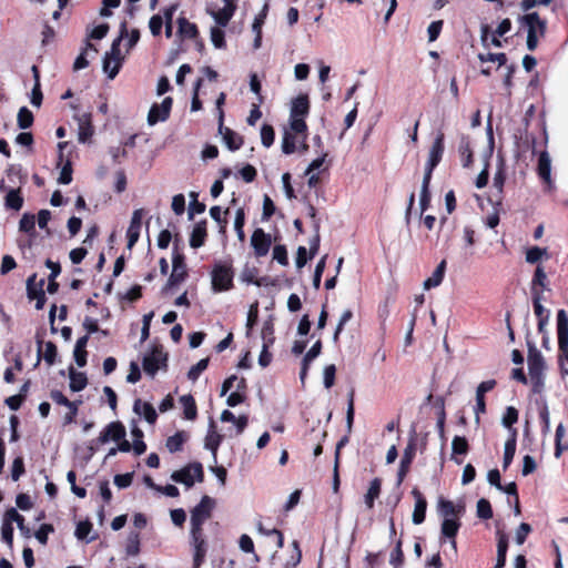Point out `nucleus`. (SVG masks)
I'll list each match as a JSON object with an SVG mask.
<instances>
[{"instance_id":"nucleus-1","label":"nucleus","mask_w":568,"mask_h":568,"mask_svg":"<svg viewBox=\"0 0 568 568\" xmlns=\"http://www.w3.org/2000/svg\"><path fill=\"white\" fill-rule=\"evenodd\" d=\"M528 374L529 382L532 387V392L536 394H540L545 388V371L546 363L541 353L537 349V347L530 343H528Z\"/></svg>"},{"instance_id":"nucleus-2","label":"nucleus","mask_w":568,"mask_h":568,"mask_svg":"<svg viewBox=\"0 0 568 568\" xmlns=\"http://www.w3.org/2000/svg\"><path fill=\"white\" fill-rule=\"evenodd\" d=\"M519 22L527 27V49L534 51L539 38L545 36L546 21L537 12L527 13L519 18Z\"/></svg>"},{"instance_id":"nucleus-3","label":"nucleus","mask_w":568,"mask_h":568,"mask_svg":"<svg viewBox=\"0 0 568 568\" xmlns=\"http://www.w3.org/2000/svg\"><path fill=\"white\" fill-rule=\"evenodd\" d=\"M307 125L304 118H290V128L284 130L282 139V151L292 154L296 151L295 134H306Z\"/></svg>"},{"instance_id":"nucleus-4","label":"nucleus","mask_w":568,"mask_h":568,"mask_svg":"<svg viewBox=\"0 0 568 568\" xmlns=\"http://www.w3.org/2000/svg\"><path fill=\"white\" fill-rule=\"evenodd\" d=\"M214 500L203 496L200 504L191 511V535L202 534V525L210 517Z\"/></svg>"},{"instance_id":"nucleus-5","label":"nucleus","mask_w":568,"mask_h":568,"mask_svg":"<svg viewBox=\"0 0 568 568\" xmlns=\"http://www.w3.org/2000/svg\"><path fill=\"white\" fill-rule=\"evenodd\" d=\"M211 282L214 292L231 290L233 286V272L231 266L222 263L215 264L211 273Z\"/></svg>"},{"instance_id":"nucleus-6","label":"nucleus","mask_w":568,"mask_h":568,"mask_svg":"<svg viewBox=\"0 0 568 568\" xmlns=\"http://www.w3.org/2000/svg\"><path fill=\"white\" fill-rule=\"evenodd\" d=\"M171 479L190 488L194 485L195 481L201 483L203 480L202 465L200 463L189 464L182 469L173 471Z\"/></svg>"},{"instance_id":"nucleus-7","label":"nucleus","mask_w":568,"mask_h":568,"mask_svg":"<svg viewBox=\"0 0 568 568\" xmlns=\"http://www.w3.org/2000/svg\"><path fill=\"white\" fill-rule=\"evenodd\" d=\"M206 11L220 27H225L234 14L235 4L233 0H220L210 3Z\"/></svg>"},{"instance_id":"nucleus-8","label":"nucleus","mask_w":568,"mask_h":568,"mask_svg":"<svg viewBox=\"0 0 568 568\" xmlns=\"http://www.w3.org/2000/svg\"><path fill=\"white\" fill-rule=\"evenodd\" d=\"M166 353L162 348L154 347L143 357V369L150 376H154L159 369L166 365Z\"/></svg>"},{"instance_id":"nucleus-9","label":"nucleus","mask_w":568,"mask_h":568,"mask_svg":"<svg viewBox=\"0 0 568 568\" xmlns=\"http://www.w3.org/2000/svg\"><path fill=\"white\" fill-rule=\"evenodd\" d=\"M125 36H126V23L123 22L120 26L119 37L113 40L110 50L105 52L106 54L114 58V60H115V64H113V68H112L111 79H114L115 75L119 73L122 62L125 59V53H122L121 49H120V43H121L122 39L125 38Z\"/></svg>"},{"instance_id":"nucleus-10","label":"nucleus","mask_w":568,"mask_h":568,"mask_svg":"<svg viewBox=\"0 0 568 568\" xmlns=\"http://www.w3.org/2000/svg\"><path fill=\"white\" fill-rule=\"evenodd\" d=\"M557 328L560 357L568 363V317L562 310L557 315Z\"/></svg>"},{"instance_id":"nucleus-11","label":"nucleus","mask_w":568,"mask_h":568,"mask_svg":"<svg viewBox=\"0 0 568 568\" xmlns=\"http://www.w3.org/2000/svg\"><path fill=\"white\" fill-rule=\"evenodd\" d=\"M172 108V99L166 97L160 104H153L148 114V123L149 125H154L158 122L165 121Z\"/></svg>"},{"instance_id":"nucleus-12","label":"nucleus","mask_w":568,"mask_h":568,"mask_svg":"<svg viewBox=\"0 0 568 568\" xmlns=\"http://www.w3.org/2000/svg\"><path fill=\"white\" fill-rule=\"evenodd\" d=\"M78 124V140L80 143H85L93 135V126L91 123V113L82 111L74 115Z\"/></svg>"},{"instance_id":"nucleus-13","label":"nucleus","mask_w":568,"mask_h":568,"mask_svg":"<svg viewBox=\"0 0 568 568\" xmlns=\"http://www.w3.org/2000/svg\"><path fill=\"white\" fill-rule=\"evenodd\" d=\"M144 215L143 209H136L133 211L130 225L126 231L128 236V248L131 250L140 237V232L142 227V219Z\"/></svg>"},{"instance_id":"nucleus-14","label":"nucleus","mask_w":568,"mask_h":568,"mask_svg":"<svg viewBox=\"0 0 568 568\" xmlns=\"http://www.w3.org/2000/svg\"><path fill=\"white\" fill-rule=\"evenodd\" d=\"M186 277V268L181 255H176L173 257V271L166 285L164 286V291H168L173 285L182 283Z\"/></svg>"},{"instance_id":"nucleus-15","label":"nucleus","mask_w":568,"mask_h":568,"mask_svg":"<svg viewBox=\"0 0 568 568\" xmlns=\"http://www.w3.org/2000/svg\"><path fill=\"white\" fill-rule=\"evenodd\" d=\"M251 244L256 255L264 256L268 252L271 239L262 229H256L252 234Z\"/></svg>"},{"instance_id":"nucleus-16","label":"nucleus","mask_w":568,"mask_h":568,"mask_svg":"<svg viewBox=\"0 0 568 568\" xmlns=\"http://www.w3.org/2000/svg\"><path fill=\"white\" fill-rule=\"evenodd\" d=\"M125 436V428L120 422L110 423L100 434L99 442L105 444L109 440H121Z\"/></svg>"},{"instance_id":"nucleus-17","label":"nucleus","mask_w":568,"mask_h":568,"mask_svg":"<svg viewBox=\"0 0 568 568\" xmlns=\"http://www.w3.org/2000/svg\"><path fill=\"white\" fill-rule=\"evenodd\" d=\"M495 381H485L481 382L476 389V406H475V415L476 420L479 419V414L485 412V393L491 390L495 387Z\"/></svg>"},{"instance_id":"nucleus-18","label":"nucleus","mask_w":568,"mask_h":568,"mask_svg":"<svg viewBox=\"0 0 568 568\" xmlns=\"http://www.w3.org/2000/svg\"><path fill=\"white\" fill-rule=\"evenodd\" d=\"M412 494L415 498L412 520L415 525H420L425 520L427 501L417 489H413Z\"/></svg>"},{"instance_id":"nucleus-19","label":"nucleus","mask_w":568,"mask_h":568,"mask_svg":"<svg viewBox=\"0 0 568 568\" xmlns=\"http://www.w3.org/2000/svg\"><path fill=\"white\" fill-rule=\"evenodd\" d=\"M444 153V135L440 133L435 139L428 154V161L426 166L429 169H435V166L439 163L442 155Z\"/></svg>"},{"instance_id":"nucleus-20","label":"nucleus","mask_w":568,"mask_h":568,"mask_svg":"<svg viewBox=\"0 0 568 568\" xmlns=\"http://www.w3.org/2000/svg\"><path fill=\"white\" fill-rule=\"evenodd\" d=\"M538 174L544 180L545 183L550 187L552 184L551 181V160L548 152L544 151L539 155L538 160Z\"/></svg>"},{"instance_id":"nucleus-21","label":"nucleus","mask_w":568,"mask_h":568,"mask_svg":"<svg viewBox=\"0 0 568 568\" xmlns=\"http://www.w3.org/2000/svg\"><path fill=\"white\" fill-rule=\"evenodd\" d=\"M194 546L193 568H200L205 556V540L202 534L191 535Z\"/></svg>"},{"instance_id":"nucleus-22","label":"nucleus","mask_w":568,"mask_h":568,"mask_svg":"<svg viewBox=\"0 0 568 568\" xmlns=\"http://www.w3.org/2000/svg\"><path fill=\"white\" fill-rule=\"evenodd\" d=\"M310 102L306 95H300L293 100L290 118H305L308 114Z\"/></svg>"},{"instance_id":"nucleus-23","label":"nucleus","mask_w":568,"mask_h":568,"mask_svg":"<svg viewBox=\"0 0 568 568\" xmlns=\"http://www.w3.org/2000/svg\"><path fill=\"white\" fill-rule=\"evenodd\" d=\"M133 410L145 418V420L150 424H153L156 419V412L154 407L149 404L144 403L141 399H136L133 405Z\"/></svg>"},{"instance_id":"nucleus-24","label":"nucleus","mask_w":568,"mask_h":568,"mask_svg":"<svg viewBox=\"0 0 568 568\" xmlns=\"http://www.w3.org/2000/svg\"><path fill=\"white\" fill-rule=\"evenodd\" d=\"M221 442H222V436L220 434H217V432L215 430L214 422L211 420L210 429L205 437L204 446L206 449L211 450L213 456L215 457L216 450H217Z\"/></svg>"},{"instance_id":"nucleus-25","label":"nucleus","mask_w":568,"mask_h":568,"mask_svg":"<svg viewBox=\"0 0 568 568\" xmlns=\"http://www.w3.org/2000/svg\"><path fill=\"white\" fill-rule=\"evenodd\" d=\"M445 270H446V261L443 260L438 265L437 267L435 268V271L433 272L432 276L428 277L425 282H424V288L425 290H429L432 287H436L438 286L443 278H444V274H445Z\"/></svg>"},{"instance_id":"nucleus-26","label":"nucleus","mask_w":568,"mask_h":568,"mask_svg":"<svg viewBox=\"0 0 568 568\" xmlns=\"http://www.w3.org/2000/svg\"><path fill=\"white\" fill-rule=\"evenodd\" d=\"M463 242L464 245L460 253L463 257H467L473 254V246L475 244V230L470 226H465L463 229Z\"/></svg>"},{"instance_id":"nucleus-27","label":"nucleus","mask_w":568,"mask_h":568,"mask_svg":"<svg viewBox=\"0 0 568 568\" xmlns=\"http://www.w3.org/2000/svg\"><path fill=\"white\" fill-rule=\"evenodd\" d=\"M187 438L189 435L185 432H178L168 438L165 446L170 453H176L182 449Z\"/></svg>"},{"instance_id":"nucleus-28","label":"nucleus","mask_w":568,"mask_h":568,"mask_svg":"<svg viewBox=\"0 0 568 568\" xmlns=\"http://www.w3.org/2000/svg\"><path fill=\"white\" fill-rule=\"evenodd\" d=\"M70 388L73 392H80L87 386V376L84 373L77 372L73 368L69 371Z\"/></svg>"},{"instance_id":"nucleus-29","label":"nucleus","mask_w":568,"mask_h":568,"mask_svg":"<svg viewBox=\"0 0 568 568\" xmlns=\"http://www.w3.org/2000/svg\"><path fill=\"white\" fill-rule=\"evenodd\" d=\"M180 403L183 407L184 417L186 419H194L196 417V405L191 395H183L180 397Z\"/></svg>"},{"instance_id":"nucleus-30","label":"nucleus","mask_w":568,"mask_h":568,"mask_svg":"<svg viewBox=\"0 0 568 568\" xmlns=\"http://www.w3.org/2000/svg\"><path fill=\"white\" fill-rule=\"evenodd\" d=\"M34 281H36L34 274L32 276H30L27 281L28 295H29V298L37 300L36 307L38 310H41L44 305L45 296L42 291L38 292V291L33 290L32 285L34 283Z\"/></svg>"},{"instance_id":"nucleus-31","label":"nucleus","mask_w":568,"mask_h":568,"mask_svg":"<svg viewBox=\"0 0 568 568\" xmlns=\"http://www.w3.org/2000/svg\"><path fill=\"white\" fill-rule=\"evenodd\" d=\"M179 34L182 38L193 39L197 36V28L185 18H179Z\"/></svg>"},{"instance_id":"nucleus-32","label":"nucleus","mask_w":568,"mask_h":568,"mask_svg":"<svg viewBox=\"0 0 568 568\" xmlns=\"http://www.w3.org/2000/svg\"><path fill=\"white\" fill-rule=\"evenodd\" d=\"M452 452H453V459L457 464H462V460H458L455 458V455H465L468 452V443L465 437L462 436H455L452 440Z\"/></svg>"},{"instance_id":"nucleus-33","label":"nucleus","mask_w":568,"mask_h":568,"mask_svg":"<svg viewBox=\"0 0 568 568\" xmlns=\"http://www.w3.org/2000/svg\"><path fill=\"white\" fill-rule=\"evenodd\" d=\"M4 518L10 523V525H12V523H17L21 534L29 536L30 530L24 526V518L14 508L9 509L6 513Z\"/></svg>"},{"instance_id":"nucleus-34","label":"nucleus","mask_w":568,"mask_h":568,"mask_svg":"<svg viewBox=\"0 0 568 568\" xmlns=\"http://www.w3.org/2000/svg\"><path fill=\"white\" fill-rule=\"evenodd\" d=\"M92 51L93 53H98V49L91 43V42H87L85 43V48L83 49V51L79 54V57L75 59L74 63H73V69L75 71L78 70H81V69H84L88 67L89 64V61L87 59V55L88 53Z\"/></svg>"},{"instance_id":"nucleus-35","label":"nucleus","mask_w":568,"mask_h":568,"mask_svg":"<svg viewBox=\"0 0 568 568\" xmlns=\"http://www.w3.org/2000/svg\"><path fill=\"white\" fill-rule=\"evenodd\" d=\"M381 493V480L375 478L371 481L369 488L365 495V504L368 508H372L374 500L379 496Z\"/></svg>"},{"instance_id":"nucleus-36","label":"nucleus","mask_w":568,"mask_h":568,"mask_svg":"<svg viewBox=\"0 0 568 568\" xmlns=\"http://www.w3.org/2000/svg\"><path fill=\"white\" fill-rule=\"evenodd\" d=\"M23 205V199L19 190H10L6 195V206L19 211Z\"/></svg>"},{"instance_id":"nucleus-37","label":"nucleus","mask_w":568,"mask_h":568,"mask_svg":"<svg viewBox=\"0 0 568 568\" xmlns=\"http://www.w3.org/2000/svg\"><path fill=\"white\" fill-rule=\"evenodd\" d=\"M205 236V227L200 224L195 225L191 234L190 245L194 248L202 246L204 244Z\"/></svg>"},{"instance_id":"nucleus-38","label":"nucleus","mask_w":568,"mask_h":568,"mask_svg":"<svg viewBox=\"0 0 568 568\" xmlns=\"http://www.w3.org/2000/svg\"><path fill=\"white\" fill-rule=\"evenodd\" d=\"M516 453V439L509 438L506 440L504 446V460H503V467L506 469L513 462V458Z\"/></svg>"},{"instance_id":"nucleus-39","label":"nucleus","mask_w":568,"mask_h":568,"mask_svg":"<svg viewBox=\"0 0 568 568\" xmlns=\"http://www.w3.org/2000/svg\"><path fill=\"white\" fill-rule=\"evenodd\" d=\"M17 122L20 129L30 128L33 123L32 112L27 106L20 108L17 115Z\"/></svg>"},{"instance_id":"nucleus-40","label":"nucleus","mask_w":568,"mask_h":568,"mask_svg":"<svg viewBox=\"0 0 568 568\" xmlns=\"http://www.w3.org/2000/svg\"><path fill=\"white\" fill-rule=\"evenodd\" d=\"M50 397L54 403L67 406L71 409L72 415H77L78 408L75 403L70 402L60 390H52Z\"/></svg>"},{"instance_id":"nucleus-41","label":"nucleus","mask_w":568,"mask_h":568,"mask_svg":"<svg viewBox=\"0 0 568 568\" xmlns=\"http://www.w3.org/2000/svg\"><path fill=\"white\" fill-rule=\"evenodd\" d=\"M459 528V524L455 518H447L443 520L442 534L448 538H454Z\"/></svg>"},{"instance_id":"nucleus-42","label":"nucleus","mask_w":568,"mask_h":568,"mask_svg":"<svg viewBox=\"0 0 568 568\" xmlns=\"http://www.w3.org/2000/svg\"><path fill=\"white\" fill-rule=\"evenodd\" d=\"M438 510H439L440 516L444 517V519L455 518L457 516L456 507L449 500L440 499L438 501Z\"/></svg>"},{"instance_id":"nucleus-43","label":"nucleus","mask_w":568,"mask_h":568,"mask_svg":"<svg viewBox=\"0 0 568 568\" xmlns=\"http://www.w3.org/2000/svg\"><path fill=\"white\" fill-rule=\"evenodd\" d=\"M478 59L481 63L493 62L497 63V67L500 68L506 63V54L505 53H480L478 54Z\"/></svg>"},{"instance_id":"nucleus-44","label":"nucleus","mask_w":568,"mask_h":568,"mask_svg":"<svg viewBox=\"0 0 568 568\" xmlns=\"http://www.w3.org/2000/svg\"><path fill=\"white\" fill-rule=\"evenodd\" d=\"M353 318V312L351 310H344L339 320H338V323H337V326H336V329L334 332V335H333V341L336 343L338 341V337H339V334L342 333L344 326Z\"/></svg>"},{"instance_id":"nucleus-45","label":"nucleus","mask_w":568,"mask_h":568,"mask_svg":"<svg viewBox=\"0 0 568 568\" xmlns=\"http://www.w3.org/2000/svg\"><path fill=\"white\" fill-rule=\"evenodd\" d=\"M415 453H416V442H415V438L412 437L409 439L406 448L404 449L400 463H403L404 465L410 466V464L414 459Z\"/></svg>"},{"instance_id":"nucleus-46","label":"nucleus","mask_w":568,"mask_h":568,"mask_svg":"<svg viewBox=\"0 0 568 568\" xmlns=\"http://www.w3.org/2000/svg\"><path fill=\"white\" fill-rule=\"evenodd\" d=\"M244 222H245L244 211H243V209H239L235 213L234 229L236 231V234H237V237L240 241H244V237H245V234L243 231Z\"/></svg>"},{"instance_id":"nucleus-47","label":"nucleus","mask_w":568,"mask_h":568,"mask_svg":"<svg viewBox=\"0 0 568 568\" xmlns=\"http://www.w3.org/2000/svg\"><path fill=\"white\" fill-rule=\"evenodd\" d=\"M477 516L483 519L493 517L491 506L487 499L481 498L477 501Z\"/></svg>"},{"instance_id":"nucleus-48","label":"nucleus","mask_w":568,"mask_h":568,"mask_svg":"<svg viewBox=\"0 0 568 568\" xmlns=\"http://www.w3.org/2000/svg\"><path fill=\"white\" fill-rule=\"evenodd\" d=\"M211 42L216 49L225 47L224 31L219 27L211 28Z\"/></svg>"},{"instance_id":"nucleus-49","label":"nucleus","mask_w":568,"mask_h":568,"mask_svg":"<svg viewBox=\"0 0 568 568\" xmlns=\"http://www.w3.org/2000/svg\"><path fill=\"white\" fill-rule=\"evenodd\" d=\"M175 10H176V7L171 6V7L166 8L163 12V23L165 24L166 38L172 37V30H173L172 19H173V13L175 12Z\"/></svg>"},{"instance_id":"nucleus-50","label":"nucleus","mask_w":568,"mask_h":568,"mask_svg":"<svg viewBox=\"0 0 568 568\" xmlns=\"http://www.w3.org/2000/svg\"><path fill=\"white\" fill-rule=\"evenodd\" d=\"M36 217L32 214L24 213L19 222V230L26 233H31L34 230Z\"/></svg>"},{"instance_id":"nucleus-51","label":"nucleus","mask_w":568,"mask_h":568,"mask_svg":"<svg viewBox=\"0 0 568 568\" xmlns=\"http://www.w3.org/2000/svg\"><path fill=\"white\" fill-rule=\"evenodd\" d=\"M207 364H209V359L207 358H203L201 361H199L194 366H192L190 368V371L187 372V377L191 381H196L200 376V374L206 369L207 367Z\"/></svg>"},{"instance_id":"nucleus-52","label":"nucleus","mask_w":568,"mask_h":568,"mask_svg":"<svg viewBox=\"0 0 568 568\" xmlns=\"http://www.w3.org/2000/svg\"><path fill=\"white\" fill-rule=\"evenodd\" d=\"M258 531L265 534L276 548L283 547V536L277 529L264 530L262 526H258Z\"/></svg>"},{"instance_id":"nucleus-53","label":"nucleus","mask_w":568,"mask_h":568,"mask_svg":"<svg viewBox=\"0 0 568 568\" xmlns=\"http://www.w3.org/2000/svg\"><path fill=\"white\" fill-rule=\"evenodd\" d=\"M255 277H256V268L250 267V266H245L240 275V278L242 282H244L246 284L253 283V284L260 286L261 283L258 281H256Z\"/></svg>"},{"instance_id":"nucleus-54","label":"nucleus","mask_w":568,"mask_h":568,"mask_svg":"<svg viewBox=\"0 0 568 568\" xmlns=\"http://www.w3.org/2000/svg\"><path fill=\"white\" fill-rule=\"evenodd\" d=\"M1 539L11 548L13 544V527L4 518L1 527Z\"/></svg>"},{"instance_id":"nucleus-55","label":"nucleus","mask_w":568,"mask_h":568,"mask_svg":"<svg viewBox=\"0 0 568 568\" xmlns=\"http://www.w3.org/2000/svg\"><path fill=\"white\" fill-rule=\"evenodd\" d=\"M261 141L266 148H270L274 142V130L271 125L264 124L261 129Z\"/></svg>"},{"instance_id":"nucleus-56","label":"nucleus","mask_w":568,"mask_h":568,"mask_svg":"<svg viewBox=\"0 0 568 568\" xmlns=\"http://www.w3.org/2000/svg\"><path fill=\"white\" fill-rule=\"evenodd\" d=\"M335 365L331 364L324 367L323 371V383L326 388H331L335 382Z\"/></svg>"},{"instance_id":"nucleus-57","label":"nucleus","mask_w":568,"mask_h":568,"mask_svg":"<svg viewBox=\"0 0 568 568\" xmlns=\"http://www.w3.org/2000/svg\"><path fill=\"white\" fill-rule=\"evenodd\" d=\"M325 260H326V256H323L316 267H315V271H314V276H313V286L315 290H318L320 286H321V281H322V275H323V272L325 270Z\"/></svg>"},{"instance_id":"nucleus-58","label":"nucleus","mask_w":568,"mask_h":568,"mask_svg":"<svg viewBox=\"0 0 568 568\" xmlns=\"http://www.w3.org/2000/svg\"><path fill=\"white\" fill-rule=\"evenodd\" d=\"M24 473V464L22 457L14 458L11 467V478L17 481Z\"/></svg>"},{"instance_id":"nucleus-59","label":"nucleus","mask_w":568,"mask_h":568,"mask_svg":"<svg viewBox=\"0 0 568 568\" xmlns=\"http://www.w3.org/2000/svg\"><path fill=\"white\" fill-rule=\"evenodd\" d=\"M530 531H531L530 525L526 524V523H521L515 532L516 542L518 545H523Z\"/></svg>"},{"instance_id":"nucleus-60","label":"nucleus","mask_w":568,"mask_h":568,"mask_svg":"<svg viewBox=\"0 0 568 568\" xmlns=\"http://www.w3.org/2000/svg\"><path fill=\"white\" fill-rule=\"evenodd\" d=\"M223 139L225 141L226 146L232 151L237 150L241 146L240 139L234 132L230 130L225 131Z\"/></svg>"},{"instance_id":"nucleus-61","label":"nucleus","mask_w":568,"mask_h":568,"mask_svg":"<svg viewBox=\"0 0 568 568\" xmlns=\"http://www.w3.org/2000/svg\"><path fill=\"white\" fill-rule=\"evenodd\" d=\"M546 254L545 248L534 246L526 252V261L530 264L538 262Z\"/></svg>"},{"instance_id":"nucleus-62","label":"nucleus","mask_w":568,"mask_h":568,"mask_svg":"<svg viewBox=\"0 0 568 568\" xmlns=\"http://www.w3.org/2000/svg\"><path fill=\"white\" fill-rule=\"evenodd\" d=\"M518 419V412L515 407H507L505 415L503 416V425L506 427H510Z\"/></svg>"},{"instance_id":"nucleus-63","label":"nucleus","mask_w":568,"mask_h":568,"mask_svg":"<svg viewBox=\"0 0 568 568\" xmlns=\"http://www.w3.org/2000/svg\"><path fill=\"white\" fill-rule=\"evenodd\" d=\"M72 181V168L70 161H67L61 169L58 182L61 184H69Z\"/></svg>"},{"instance_id":"nucleus-64","label":"nucleus","mask_w":568,"mask_h":568,"mask_svg":"<svg viewBox=\"0 0 568 568\" xmlns=\"http://www.w3.org/2000/svg\"><path fill=\"white\" fill-rule=\"evenodd\" d=\"M273 258L277 261L281 265H287L288 258L286 248L283 245H276L273 248Z\"/></svg>"}]
</instances>
